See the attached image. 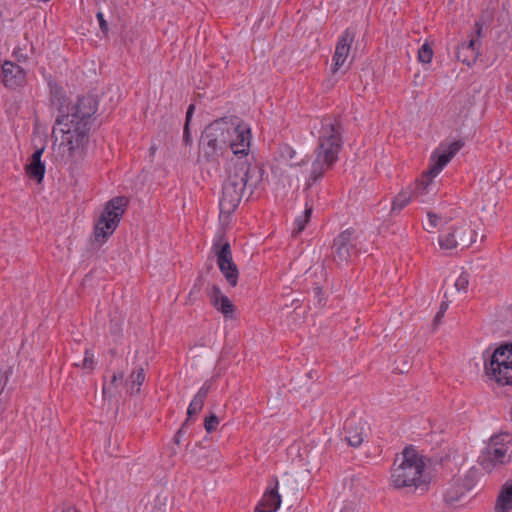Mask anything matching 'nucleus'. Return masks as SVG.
<instances>
[{
    "mask_svg": "<svg viewBox=\"0 0 512 512\" xmlns=\"http://www.w3.org/2000/svg\"><path fill=\"white\" fill-rule=\"evenodd\" d=\"M60 115L56 124L60 126L62 139L56 155L60 162L75 164L81 161L90 141L92 116L96 113V98H57Z\"/></svg>",
    "mask_w": 512,
    "mask_h": 512,
    "instance_id": "f257e3e1",
    "label": "nucleus"
},
{
    "mask_svg": "<svg viewBox=\"0 0 512 512\" xmlns=\"http://www.w3.org/2000/svg\"><path fill=\"white\" fill-rule=\"evenodd\" d=\"M315 129L317 148L309 176L306 179L308 186L316 183L327 171L332 169L338 161L343 147V127L339 119L323 118Z\"/></svg>",
    "mask_w": 512,
    "mask_h": 512,
    "instance_id": "f03ea898",
    "label": "nucleus"
},
{
    "mask_svg": "<svg viewBox=\"0 0 512 512\" xmlns=\"http://www.w3.org/2000/svg\"><path fill=\"white\" fill-rule=\"evenodd\" d=\"M432 481L429 460L414 447H406L402 451L400 462L391 471V486L424 493L429 490Z\"/></svg>",
    "mask_w": 512,
    "mask_h": 512,
    "instance_id": "7ed1b4c3",
    "label": "nucleus"
},
{
    "mask_svg": "<svg viewBox=\"0 0 512 512\" xmlns=\"http://www.w3.org/2000/svg\"><path fill=\"white\" fill-rule=\"evenodd\" d=\"M487 381L497 387H512V343L498 345L483 362Z\"/></svg>",
    "mask_w": 512,
    "mask_h": 512,
    "instance_id": "20e7f679",
    "label": "nucleus"
},
{
    "mask_svg": "<svg viewBox=\"0 0 512 512\" xmlns=\"http://www.w3.org/2000/svg\"><path fill=\"white\" fill-rule=\"evenodd\" d=\"M512 461V434L498 432L493 434L484 450L481 452L478 462L483 470L492 472Z\"/></svg>",
    "mask_w": 512,
    "mask_h": 512,
    "instance_id": "39448f33",
    "label": "nucleus"
},
{
    "mask_svg": "<svg viewBox=\"0 0 512 512\" xmlns=\"http://www.w3.org/2000/svg\"><path fill=\"white\" fill-rule=\"evenodd\" d=\"M126 205L127 200L124 197H115L107 202L94 226V242L102 245L114 233L124 214Z\"/></svg>",
    "mask_w": 512,
    "mask_h": 512,
    "instance_id": "423d86ee",
    "label": "nucleus"
},
{
    "mask_svg": "<svg viewBox=\"0 0 512 512\" xmlns=\"http://www.w3.org/2000/svg\"><path fill=\"white\" fill-rule=\"evenodd\" d=\"M462 146L463 143L460 140L441 143L432 152L428 172L417 180V187L423 186V189L430 188L433 178L440 174Z\"/></svg>",
    "mask_w": 512,
    "mask_h": 512,
    "instance_id": "0eeeda50",
    "label": "nucleus"
},
{
    "mask_svg": "<svg viewBox=\"0 0 512 512\" xmlns=\"http://www.w3.org/2000/svg\"><path fill=\"white\" fill-rule=\"evenodd\" d=\"M252 140L250 125L238 118H230L229 139L227 146L233 154L246 156L249 153Z\"/></svg>",
    "mask_w": 512,
    "mask_h": 512,
    "instance_id": "6e6552de",
    "label": "nucleus"
},
{
    "mask_svg": "<svg viewBox=\"0 0 512 512\" xmlns=\"http://www.w3.org/2000/svg\"><path fill=\"white\" fill-rule=\"evenodd\" d=\"M213 251L216 255V262L219 270L225 277L230 286L235 287L238 283V268L233 261L231 248L228 242L220 241L213 245Z\"/></svg>",
    "mask_w": 512,
    "mask_h": 512,
    "instance_id": "1a4fd4ad",
    "label": "nucleus"
},
{
    "mask_svg": "<svg viewBox=\"0 0 512 512\" xmlns=\"http://www.w3.org/2000/svg\"><path fill=\"white\" fill-rule=\"evenodd\" d=\"M477 234L466 223L454 226L439 236V245L442 249L452 250L458 245L470 246L476 241Z\"/></svg>",
    "mask_w": 512,
    "mask_h": 512,
    "instance_id": "9d476101",
    "label": "nucleus"
},
{
    "mask_svg": "<svg viewBox=\"0 0 512 512\" xmlns=\"http://www.w3.org/2000/svg\"><path fill=\"white\" fill-rule=\"evenodd\" d=\"M230 118L220 119L211 123L203 132L201 142L212 150L227 146L229 139Z\"/></svg>",
    "mask_w": 512,
    "mask_h": 512,
    "instance_id": "9b49d317",
    "label": "nucleus"
},
{
    "mask_svg": "<svg viewBox=\"0 0 512 512\" xmlns=\"http://www.w3.org/2000/svg\"><path fill=\"white\" fill-rule=\"evenodd\" d=\"M244 189L243 179L226 181L223 185L222 196L219 201L222 213L230 214L239 205Z\"/></svg>",
    "mask_w": 512,
    "mask_h": 512,
    "instance_id": "f8f14e48",
    "label": "nucleus"
},
{
    "mask_svg": "<svg viewBox=\"0 0 512 512\" xmlns=\"http://www.w3.org/2000/svg\"><path fill=\"white\" fill-rule=\"evenodd\" d=\"M357 236L351 230L340 233L334 240L333 248L340 261H347L357 254Z\"/></svg>",
    "mask_w": 512,
    "mask_h": 512,
    "instance_id": "ddd939ff",
    "label": "nucleus"
},
{
    "mask_svg": "<svg viewBox=\"0 0 512 512\" xmlns=\"http://www.w3.org/2000/svg\"><path fill=\"white\" fill-rule=\"evenodd\" d=\"M354 38V33L349 29H347L339 38L332 58V75H335L344 66L350 54V48L354 42Z\"/></svg>",
    "mask_w": 512,
    "mask_h": 512,
    "instance_id": "4468645a",
    "label": "nucleus"
},
{
    "mask_svg": "<svg viewBox=\"0 0 512 512\" xmlns=\"http://www.w3.org/2000/svg\"><path fill=\"white\" fill-rule=\"evenodd\" d=\"M2 82L11 89H16L26 83V72L19 65L5 61L2 65Z\"/></svg>",
    "mask_w": 512,
    "mask_h": 512,
    "instance_id": "2eb2a0df",
    "label": "nucleus"
},
{
    "mask_svg": "<svg viewBox=\"0 0 512 512\" xmlns=\"http://www.w3.org/2000/svg\"><path fill=\"white\" fill-rule=\"evenodd\" d=\"M279 482L276 480L274 484H270L264 492L261 500L257 504L256 512H276L282 503L281 495L279 494Z\"/></svg>",
    "mask_w": 512,
    "mask_h": 512,
    "instance_id": "dca6fc26",
    "label": "nucleus"
},
{
    "mask_svg": "<svg viewBox=\"0 0 512 512\" xmlns=\"http://www.w3.org/2000/svg\"><path fill=\"white\" fill-rule=\"evenodd\" d=\"M210 300L213 307L225 317H234L236 311L235 305L219 288L213 287L210 293Z\"/></svg>",
    "mask_w": 512,
    "mask_h": 512,
    "instance_id": "f3484780",
    "label": "nucleus"
},
{
    "mask_svg": "<svg viewBox=\"0 0 512 512\" xmlns=\"http://www.w3.org/2000/svg\"><path fill=\"white\" fill-rule=\"evenodd\" d=\"M44 148L37 149L30 157L29 163L25 166L26 174L41 183L45 174V164L41 161Z\"/></svg>",
    "mask_w": 512,
    "mask_h": 512,
    "instance_id": "a211bd4d",
    "label": "nucleus"
},
{
    "mask_svg": "<svg viewBox=\"0 0 512 512\" xmlns=\"http://www.w3.org/2000/svg\"><path fill=\"white\" fill-rule=\"evenodd\" d=\"M366 422L359 420L346 427V440L352 447H359L367 438Z\"/></svg>",
    "mask_w": 512,
    "mask_h": 512,
    "instance_id": "6ab92c4d",
    "label": "nucleus"
},
{
    "mask_svg": "<svg viewBox=\"0 0 512 512\" xmlns=\"http://www.w3.org/2000/svg\"><path fill=\"white\" fill-rule=\"evenodd\" d=\"M494 512H512V479L501 486L495 501Z\"/></svg>",
    "mask_w": 512,
    "mask_h": 512,
    "instance_id": "aec40b11",
    "label": "nucleus"
},
{
    "mask_svg": "<svg viewBox=\"0 0 512 512\" xmlns=\"http://www.w3.org/2000/svg\"><path fill=\"white\" fill-rule=\"evenodd\" d=\"M211 387H212L211 381H206L199 388V390L197 391L196 395L191 400V402L188 406V409H187V413L190 417L195 416L201 412V410L203 409V406H204L205 399H206Z\"/></svg>",
    "mask_w": 512,
    "mask_h": 512,
    "instance_id": "412c9836",
    "label": "nucleus"
},
{
    "mask_svg": "<svg viewBox=\"0 0 512 512\" xmlns=\"http://www.w3.org/2000/svg\"><path fill=\"white\" fill-rule=\"evenodd\" d=\"M428 189H423V186L417 187V182L415 183V187L413 191H401L392 201V210H401L406 205H408L413 197H420L423 194L427 193Z\"/></svg>",
    "mask_w": 512,
    "mask_h": 512,
    "instance_id": "4be33fe9",
    "label": "nucleus"
},
{
    "mask_svg": "<svg viewBox=\"0 0 512 512\" xmlns=\"http://www.w3.org/2000/svg\"><path fill=\"white\" fill-rule=\"evenodd\" d=\"M478 40L475 38L470 39L468 42L462 43L458 48V58L462 59L467 65L475 62L478 56Z\"/></svg>",
    "mask_w": 512,
    "mask_h": 512,
    "instance_id": "5701e85b",
    "label": "nucleus"
},
{
    "mask_svg": "<svg viewBox=\"0 0 512 512\" xmlns=\"http://www.w3.org/2000/svg\"><path fill=\"white\" fill-rule=\"evenodd\" d=\"M123 373L122 372H114L112 374L111 380L108 383L103 384L102 394L104 399H112L116 398L120 395L119 388L123 384Z\"/></svg>",
    "mask_w": 512,
    "mask_h": 512,
    "instance_id": "b1692460",
    "label": "nucleus"
},
{
    "mask_svg": "<svg viewBox=\"0 0 512 512\" xmlns=\"http://www.w3.org/2000/svg\"><path fill=\"white\" fill-rule=\"evenodd\" d=\"M145 380V372L142 367L135 369L126 381L127 391L133 395L140 391V386Z\"/></svg>",
    "mask_w": 512,
    "mask_h": 512,
    "instance_id": "393cba45",
    "label": "nucleus"
},
{
    "mask_svg": "<svg viewBox=\"0 0 512 512\" xmlns=\"http://www.w3.org/2000/svg\"><path fill=\"white\" fill-rule=\"evenodd\" d=\"M470 274L466 271H462L454 282V287L458 293L466 294L468 292L470 284Z\"/></svg>",
    "mask_w": 512,
    "mask_h": 512,
    "instance_id": "a878e982",
    "label": "nucleus"
},
{
    "mask_svg": "<svg viewBox=\"0 0 512 512\" xmlns=\"http://www.w3.org/2000/svg\"><path fill=\"white\" fill-rule=\"evenodd\" d=\"M312 215V207L306 204L303 215L295 219V231L300 233L304 230Z\"/></svg>",
    "mask_w": 512,
    "mask_h": 512,
    "instance_id": "bb28decb",
    "label": "nucleus"
},
{
    "mask_svg": "<svg viewBox=\"0 0 512 512\" xmlns=\"http://www.w3.org/2000/svg\"><path fill=\"white\" fill-rule=\"evenodd\" d=\"M433 57V50L428 43H424L418 50V60L423 64H429Z\"/></svg>",
    "mask_w": 512,
    "mask_h": 512,
    "instance_id": "cd10ccee",
    "label": "nucleus"
},
{
    "mask_svg": "<svg viewBox=\"0 0 512 512\" xmlns=\"http://www.w3.org/2000/svg\"><path fill=\"white\" fill-rule=\"evenodd\" d=\"M75 366L81 367L83 370H86L87 372H91L95 368V360L94 355L89 350L85 351V356L81 363H75Z\"/></svg>",
    "mask_w": 512,
    "mask_h": 512,
    "instance_id": "c85d7f7f",
    "label": "nucleus"
},
{
    "mask_svg": "<svg viewBox=\"0 0 512 512\" xmlns=\"http://www.w3.org/2000/svg\"><path fill=\"white\" fill-rule=\"evenodd\" d=\"M219 420L216 415H210L205 418L204 427L208 433H212L217 429Z\"/></svg>",
    "mask_w": 512,
    "mask_h": 512,
    "instance_id": "c756f323",
    "label": "nucleus"
},
{
    "mask_svg": "<svg viewBox=\"0 0 512 512\" xmlns=\"http://www.w3.org/2000/svg\"><path fill=\"white\" fill-rule=\"evenodd\" d=\"M193 111H194V106L190 105L188 107V110L186 113V123H185V128H184V140L186 141V143H189L191 141L188 125H189L190 119L192 117Z\"/></svg>",
    "mask_w": 512,
    "mask_h": 512,
    "instance_id": "7c9ffc66",
    "label": "nucleus"
},
{
    "mask_svg": "<svg viewBox=\"0 0 512 512\" xmlns=\"http://www.w3.org/2000/svg\"><path fill=\"white\" fill-rule=\"evenodd\" d=\"M24 50H26V46L24 48L18 46L14 49L13 55L18 61L28 60L29 55L27 53H24Z\"/></svg>",
    "mask_w": 512,
    "mask_h": 512,
    "instance_id": "2f4dec72",
    "label": "nucleus"
},
{
    "mask_svg": "<svg viewBox=\"0 0 512 512\" xmlns=\"http://www.w3.org/2000/svg\"><path fill=\"white\" fill-rule=\"evenodd\" d=\"M97 19H98V22H99V26H100V29L101 31L104 33V34H107L109 29H108V24L106 22V20L104 19V15L102 12H98L97 15H96Z\"/></svg>",
    "mask_w": 512,
    "mask_h": 512,
    "instance_id": "473e14b6",
    "label": "nucleus"
},
{
    "mask_svg": "<svg viewBox=\"0 0 512 512\" xmlns=\"http://www.w3.org/2000/svg\"><path fill=\"white\" fill-rule=\"evenodd\" d=\"M427 217H428V225L431 228L437 227V225L440 222V217L433 213H428Z\"/></svg>",
    "mask_w": 512,
    "mask_h": 512,
    "instance_id": "72a5a7b5",
    "label": "nucleus"
},
{
    "mask_svg": "<svg viewBox=\"0 0 512 512\" xmlns=\"http://www.w3.org/2000/svg\"><path fill=\"white\" fill-rule=\"evenodd\" d=\"M49 86H50V93L52 96H57L62 93V88L57 83L50 81Z\"/></svg>",
    "mask_w": 512,
    "mask_h": 512,
    "instance_id": "f704fd0d",
    "label": "nucleus"
},
{
    "mask_svg": "<svg viewBox=\"0 0 512 512\" xmlns=\"http://www.w3.org/2000/svg\"><path fill=\"white\" fill-rule=\"evenodd\" d=\"M55 512H78L75 508L71 506H61Z\"/></svg>",
    "mask_w": 512,
    "mask_h": 512,
    "instance_id": "c9c22d12",
    "label": "nucleus"
},
{
    "mask_svg": "<svg viewBox=\"0 0 512 512\" xmlns=\"http://www.w3.org/2000/svg\"><path fill=\"white\" fill-rule=\"evenodd\" d=\"M286 154L289 156L290 159H293V157L295 155V151L292 150L291 148H287L286 149Z\"/></svg>",
    "mask_w": 512,
    "mask_h": 512,
    "instance_id": "e433bc0d",
    "label": "nucleus"
},
{
    "mask_svg": "<svg viewBox=\"0 0 512 512\" xmlns=\"http://www.w3.org/2000/svg\"><path fill=\"white\" fill-rule=\"evenodd\" d=\"M475 26H476V29H477L476 30V34L479 36L480 33H481L482 26L480 25L479 22H476Z\"/></svg>",
    "mask_w": 512,
    "mask_h": 512,
    "instance_id": "4c0bfd02",
    "label": "nucleus"
},
{
    "mask_svg": "<svg viewBox=\"0 0 512 512\" xmlns=\"http://www.w3.org/2000/svg\"><path fill=\"white\" fill-rule=\"evenodd\" d=\"M150 151H151V155H152V156H154V155H155V153H156V151H157L156 146H152V147L150 148Z\"/></svg>",
    "mask_w": 512,
    "mask_h": 512,
    "instance_id": "58836bf2",
    "label": "nucleus"
},
{
    "mask_svg": "<svg viewBox=\"0 0 512 512\" xmlns=\"http://www.w3.org/2000/svg\"><path fill=\"white\" fill-rule=\"evenodd\" d=\"M334 85V80L333 79H328L327 81V87H331Z\"/></svg>",
    "mask_w": 512,
    "mask_h": 512,
    "instance_id": "ea45409f",
    "label": "nucleus"
},
{
    "mask_svg": "<svg viewBox=\"0 0 512 512\" xmlns=\"http://www.w3.org/2000/svg\"><path fill=\"white\" fill-rule=\"evenodd\" d=\"M447 497H448V499H449L450 501H454V500H457V499H458V497H454V496L449 495V494L447 495Z\"/></svg>",
    "mask_w": 512,
    "mask_h": 512,
    "instance_id": "a19ab883",
    "label": "nucleus"
},
{
    "mask_svg": "<svg viewBox=\"0 0 512 512\" xmlns=\"http://www.w3.org/2000/svg\"><path fill=\"white\" fill-rule=\"evenodd\" d=\"M507 89H508V92L512 93V81H511V83L507 86Z\"/></svg>",
    "mask_w": 512,
    "mask_h": 512,
    "instance_id": "79ce46f5",
    "label": "nucleus"
},
{
    "mask_svg": "<svg viewBox=\"0 0 512 512\" xmlns=\"http://www.w3.org/2000/svg\"><path fill=\"white\" fill-rule=\"evenodd\" d=\"M415 79L422 80V78L420 77V75H415Z\"/></svg>",
    "mask_w": 512,
    "mask_h": 512,
    "instance_id": "37998d69",
    "label": "nucleus"
}]
</instances>
